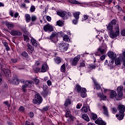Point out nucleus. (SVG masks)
<instances>
[{
	"label": "nucleus",
	"mask_w": 125,
	"mask_h": 125,
	"mask_svg": "<svg viewBox=\"0 0 125 125\" xmlns=\"http://www.w3.org/2000/svg\"><path fill=\"white\" fill-rule=\"evenodd\" d=\"M77 91L79 93H81V97L82 98H84V97H86V89L85 88H82L81 86L77 84L76 86Z\"/></svg>",
	"instance_id": "1"
},
{
	"label": "nucleus",
	"mask_w": 125,
	"mask_h": 125,
	"mask_svg": "<svg viewBox=\"0 0 125 125\" xmlns=\"http://www.w3.org/2000/svg\"><path fill=\"white\" fill-rule=\"evenodd\" d=\"M57 14L60 17H62L63 20H67L68 19V16L70 17L72 16V14L70 12L65 11H57Z\"/></svg>",
	"instance_id": "2"
},
{
	"label": "nucleus",
	"mask_w": 125,
	"mask_h": 125,
	"mask_svg": "<svg viewBox=\"0 0 125 125\" xmlns=\"http://www.w3.org/2000/svg\"><path fill=\"white\" fill-rule=\"evenodd\" d=\"M34 84V81L31 80L26 81V84H23L21 87V89L23 92L27 91V88L29 86H32Z\"/></svg>",
	"instance_id": "3"
},
{
	"label": "nucleus",
	"mask_w": 125,
	"mask_h": 125,
	"mask_svg": "<svg viewBox=\"0 0 125 125\" xmlns=\"http://www.w3.org/2000/svg\"><path fill=\"white\" fill-rule=\"evenodd\" d=\"M115 32L113 31H111L110 32V37L111 39H115V38H117L118 36L120 35V29L119 28V24H116V27H115Z\"/></svg>",
	"instance_id": "4"
},
{
	"label": "nucleus",
	"mask_w": 125,
	"mask_h": 125,
	"mask_svg": "<svg viewBox=\"0 0 125 125\" xmlns=\"http://www.w3.org/2000/svg\"><path fill=\"white\" fill-rule=\"evenodd\" d=\"M69 44L66 43H58L57 44V47L59 48V50L61 51L62 52H64V51H67L68 50Z\"/></svg>",
	"instance_id": "5"
},
{
	"label": "nucleus",
	"mask_w": 125,
	"mask_h": 125,
	"mask_svg": "<svg viewBox=\"0 0 125 125\" xmlns=\"http://www.w3.org/2000/svg\"><path fill=\"white\" fill-rule=\"evenodd\" d=\"M33 102L34 104H41L42 102V98L39 94L35 95V99H33Z\"/></svg>",
	"instance_id": "6"
},
{
	"label": "nucleus",
	"mask_w": 125,
	"mask_h": 125,
	"mask_svg": "<svg viewBox=\"0 0 125 125\" xmlns=\"http://www.w3.org/2000/svg\"><path fill=\"white\" fill-rule=\"evenodd\" d=\"M8 33H9L11 36H22V32H20L19 30H16L15 29H13L11 31H8Z\"/></svg>",
	"instance_id": "7"
},
{
	"label": "nucleus",
	"mask_w": 125,
	"mask_h": 125,
	"mask_svg": "<svg viewBox=\"0 0 125 125\" xmlns=\"http://www.w3.org/2000/svg\"><path fill=\"white\" fill-rule=\"evenodd\" d=\"M80 59H81V56L78 55L75 57L73 60H71V63L72 66H76V65H78V62H79Z\"/></svg>",
	"instance_id": "8"
},
{
	"label": "nucleus",
	"mask_w": 125,
	"mask_h": 125,
	"mask_svg": "<svg viewBox=\"0 0 125 125\" xmlns=\"http://www.w3.org/2000/svg\"><path fill=\"white\" fill-rule=\"evenodd\" d=\"M4 24L5 26L9 29V30H12L14 27H15V25L12 22H9L8 21H5L4 22Z\"/></svg>",
	"instance_id": "9"
},
{
	"label": "nucleus",
	"mask_w": 125,
	"mask_h": 125,
	"mask_svg": "<svg viewBox=\"0 0 125 125\" xmlns=\"http://www.w3.org/2000/svg\"><path fill=\"white\" fill-rule=\"evenodd\" d=\"M43 30L45 32H47V31H49V32H52V31H53V27H52V25L48 24L43 27Z\"/></svg>",
	"instance_id": "10"
},
{
	"label": "nucleus",
	"mask_w": 125,
	"mask_h": 125,
	"mask_svg": "<svg viewBox=\"0 0 125 125\" xmlns=\"http://www.w3.org/2000/svg\"><path fill=\"white\" fill-rule=\"evenodd\" d=\"M2 71L3 73H4V74L5 75L6 77L7 78V79H9V78L11 77V73L8 69L2 68Z\"/></svg>",
	"instance_id": "11"
},
{
	"label": "nucleus",
	"mask_w": 125,
	"mask_h": 125,
	"mask_svg": "<svg viewBox=\"0 0 125 125\" xmlns=\"http://www.w3.org/2000/svg\"><path fill=\"white\" fill-rule=\"evenodd\" d=\"M48 69V66L47 64L44 63L42 65V67L41 68V73H45L46 71Z\"/></svg>",
	"instance_id": "12"
},
{
	"label": "nucleus",
	"mask_w": 125,
	"mask_h": 125,
	"mask_svg": "<svg viewBox=\"0 0 125 125\" xmlns=\"http://www.w3.org/2000/svg\"><path fill=\"white\" fill-rule=\"evenodd\" d=\"M118 109L120 114H124L125 111V106L122 104H119L118 107Z\"/></svg>",
	"instance_id": "13"
},
{
	"label": "nucleus",
	"mask_w": 125,
	"mask_h": 125,
	"mask_svg": "<svg viewBox=\"0 0 125 125\" xmlns=\"http://www.w3.org/2000/svg\"><path fill=\"white\" fill-rule=\"evenodd\" d=\"M123 61H125V60L122 58H121V56H120L119 57H118L115 60V63L116 65H121L122 62H123Z\"/></svg>",
	"instance_id": "14"
},
{
	"label": "nucleus",
	"mask_w": 125,
	"mask_h": 125,
	"mask_svg": "<svg viewBox=\"0 0 125 125\" xmlns=\"http://www.w3.org/2000/svg\"><path fill=\"white\" fill-rule=\"evenodd\" d=\"M81 111L83 113H87V112L90 111L89 106L83 104V106L82 108Z\"/></svg>",
	"instance_id": "15"
},
{
	"label": "nucleus",
	"mask_w": 125,
	"mask_h": 125,
	"mask_svg": "<svg viewBox=\"0 0 125 125\" xmlns=\"http://www.w3.org/2000/svg\"><path fill=\"white\" fill-rule=\"evenodd\" d=\"M107 55L109 58H111V59H116L117 58V55L116 54L114 53V52L110 51L108 52L107 53Z\"/></svg>",
	"instance_id": "16"
},
{
	"label": "nucleus",
	"mask_w": 125,
	"mask_h": 125,
	"mask_svg": "<svg viewBox=\"0 0 125 125\" xmlns=\"http://www.w3.org/2000/svg\"><path fill=\"white\" fill-rule=\"evenodd\" d=\"M106 51H107V50L106 49H103L102 48H99L98 49V52L95 53V55H96L97 56L98 55H99V54H98V52H100V53H101V54H104L106 53Z\"/></svg>",
	"instance_id": "17"
},
{
	"label": "nucleus",
	"mask_w": 125,
	"mask_h": 125,
	"mask_svg": "<svg viewBox=\"0 0 125 125\" xmlns=\"http://www.w3.org/2000/svg\"><path fill=\"white\" fill-rule=\"evenodd\" d=\"M59 35H61V33H57L56 32H52V34L50 36V40H53L54 38H57V37H59Z\"/></svg>",
	"instance_id": "18"
},
{
	"label": "nucleus",
	"mask_w": 125,
	"mask_h": 125,
	"mask_svg": "<svg viewBox=\"0 0 125 125\" xmlns=\"http://www.w3.org/2000/svg\"><path fill=\"white\" fill-rule=\"evenodd\" d=\"M12 83H14V84H16L17 85H18V84H19V83H20V80L17 76H15L14 79H13Z\"/></svg>",
	"instance_id": "19"
},
{
	"label": "nucleus",
	"mask_w": 125,
	"mask_h": 125,
	"mask_svg": "<svg viewBox=\"0 0 125 125\" xmlns=\"http://www.w3.org/2000/svg\"><path fill=\"white\" fill-rule=\"evenodd\" d=\"M30 42H31V43L32 44V45H33V46H35V47H37V46H38L39 45L38 41H36V39H35L34 38H32L30 40Z\"/></svg>",
	"instance_id": "20"
},
{
	"label": "nucleus",
	"mask_w": 125,
	"mask_h": 125,
	"mask_svg": "<svg viewBox=\"0 0 125 125\" xmlns=\"http://www.w3.org/2000/svg\"><path fill=\"white\" fill-rule=\"evenodd\" d=\"M95 124L96 125H102L104 124H106L105 122H104L103 120H102V119L99 118L97 120L95 121Z\"/></svg>",
	"instance_id": "21"
},
{
	"label": "nucleus",
	"mask_w": 125,
	"mask_h": 125,
	"mask_svg": "<svg viewBox=\"0 0 125 125\" xmlns=\"http://www.w3.org/2000/svg\"><path fill=\"white\" fill-rule=\"evenodd\" d=\"M50 90H45L42 92V95L43 97H46L47 95H50Z\"/></svg>",
	"instance_id": "22"
},
{
	"label": "nucleus",
	"mask_w": 125,
	"mask_h": 125,
	"mask_svg": "<svg viewBox=\"0 0 125 125\" xmlns=\"http://www.w3.org/2000/svg\"><path fill=\"white\" fill-rule=\"evenodd\" d=\"M71 104H72V102L71 101V100L69 99H67L65 100L64 104L63 105L65 108H67V107H68V106H69V105Z\"/></svg>",
	"instance_id": "23"
},
{
	"label": "nucleus",
	"mask_w": 125,
	"mask_h": 125,
	"mask_svg": "<svg viewBox=\"0 0 125 125\" xmlns=\"http://www.w3.org/2000/svg\"><path fill=\"white\" fill-rule=\"evenodd\" d=\"M118 93H119L120 95H123V90L124 89V87L123 86H119L117 88Z\"/></svg>",
	"instance_id": "24"
},
{
	"label": "nucleus",
	"mask_w": 125,
	"mask_h": 125,
	"mask_svg": "<svg viewBox=\"0 0 125 125\" xmlns=\"http://www.w3.org/2000/svg\"><path fill=\"white\" fill-rule=\"evenodd\" d=\"M27 50L30 52L32 53L35 50V49L34 48V47H33L32 45H31L30 43H28L27 44Z\"/></svg>",
	"instance_id": "25"
},
{
	"label": "nucleus",
	"mask_w": 125,
	"mask_h": 125,
	"mask_svg": "<svg viewBox=\"0 0 125 125\" xmlns=\"http://www.w3.org/2000/svg\"><path fill=\"white\" fill-rule=\"evenodd\" d=\"M73 17L75 19H79L80 15H81V12H76L73 13Z\"/></svg>",
	"instance_id": "26"
},
{
	"label": "nucleus",
	"mask_w": 125,
	"mask_h": 125,
	"mask_svg": "<svg viewBox=\"0 0 125 125\" xmlns=\"http://www.w3.org/2000/svg\"><path fill=\"white\" fill-rule=\"evenodd\" d=\"M93 82L94 83L96 89H97L98 90L99 89H100V88H101V87H100V85H99V84H98V83H97L96 80H95V79L93 78Z\"/></svg>",
	"instance_id": "27"
},
{
	"label": "nucleus",
	"mask_w": 125,
	"mask_h": 125,
	"mask_svg": "<svg viewBox=\"0 0 125 125\" xmlns=\"http://www.w3.org/2000/svg\"><path fill=\"white\" fill-rule=\"evenodd\" d=\"M65 117L70 118V119H72V115H71V112L70 111L69 109H66V112L65 113Z\"/></svg>",
	"instance_id": "28"
},
{
	"label": "nucleus",
	"mask_w": 125,
	"mask_h": 125,
	"mask_svg": "<svg viewBox=\"0 0 125 125\" xmlns=\"http://www.w3.org/2000/svg\"><path fill=\"white\" fill-rule=\"evenodd\" d=\"M25 21L29 23L31 21V16L30 14H26L25 15Z\"/></svg>",
	"instance_id": "29"
},
{
	"label": "nucleus",
	"mask_w": 125,
	"mask_h": 125,
	"mask_svg": "<svg viewBox=\"0 0 125 125\" xmlns=\"http://www.w3.org/2000/svg\"><path fill=\"white\" fill-rule=\"evenodd\" d=\"M103 109L104 110V114L105 116H107L108 117L109 116V113H108V108L106 107L105 106H103Z\"/></svg>",
	"instance_id": "30"
},
{
	"label": "nucleus",
	"mask_w": 125,
	"mask_h": 125,
	"mask_svg": "<svg viewBox=\"0 0 125 125\" xmlns=\"http://www.w3.org/2000/svg\"><path fill=\"white\" fill-rule=\"evenodd\" d=\"M68 1L70 3H72V4H82V3L76 0H69Z\"/></svg>",
	"instance_id": "31"
},
{
	"label": "nucleus",
	"mask_w": 125,
	"mask_h": 125,
	"mask_svg": "<svg viewBox=\"0 0 125 125\" xmlns=\"http://www.w3.org/2000/svg\"><path fill=\"white\" fill-rule=\"evenodd\" d=\"M116 118H117L118 120H122L124 119V117H125V114L124 113H121V115L119 116V114H116Z\"/></svg>",
	"instance_id": "32"
},
{
	"label": "nucleus",
	"mask_w": 125,
	"mask_h": 125,
	"mask_svg": "<svg viewBox=\"0 0 125 125\" xmlns=\"http://www.w3.org/2000/svg\"><path fill=\"white\" fill-rule=\"evenodd\" d=\"M123 96V95H120L119 93H118V95H117L115 96V97L114 98V99H115V100H122V97Z\"/></svg>",
	"instance_id": "33"
},
{
	"label": "nucleus",
	"mask_w": 125,
	"mask_h": 125,
	"mask_svg": "<svg viewBox=\"0 0 125 125\" xmlns=\"http://www.w3.org/2000/svg\"><path fill=\"white\" fill-rule=\"evenodd\" d=\"M82 118L85 120V121H86V122H89V117H88V116L86 114L82 115Z\"/></svg>",
	"instance_id": "34"
},
{
	"label": "nucleus",
	"mask_w": 125,
	"mask_h": 125,
	"mask_svg": "<svg viewBox=\"0 0 125 125\" xmlns=\"http://www.w3.org/2000/svg\"><path fill=\"white\" fill-rule=\"evenodd\" d=\"M117 95V93L114 90L111 91L110 93V98H115Z\"/></svg>",
	"instance_id": "35"
},
{
	"label": "nucleus",
	"mask_w": 125,
	"mask_h": 125,
	"mask_svg": "<svg viewBox=\"0 0 125 125\" xmlns=\"http://www.w3.org/2000/svg\"><path fill=\"white\" fill-rule=\"evenodd\" d=\"M90 118L91 119H92V120H94V121H95V120L97 119V115L92 113L90 115Z\"/></svg>",
	"instance_id": "36"
},
{
	"label": "nucleus",
	"mask_w": 125,
	"mask_h": 125,
	"mask_svg": "<svg viewBox=\"0 0 125 125\" xmlns=\"http://www.w3.org/2000/svg\"><path fill=\"white\" fill-rule=\"evenodd\" d=\"M63 40L64 42H70V38L67 35H65L63 36Z\"/></svg>",
	"instance_id": "37"
},
{
	"label": "nucleus",
	"mask_w": 125,
	"mask_h": 125,
	"mask_svg": "<svg viewBox=\"0 0 125 125\" xmlns=\"http://www.w3.org/2000/svg\"><path fill=\"white\" fill-rule=\"evenodd\" d=\"M55 62L56 64H59L61 63V59L59 57H57L54 59Z\"/></svg>",
	"instance_id": "38"
},
{
	"label": "nucleus",
	"mask_w": 125,
	"mask_h": 125,
	"mask_svg": "<svg viewBox=\"0 0 125 125\" xmlns=\"http://www.w3.org/2000/svg\"><path fill=\"white\" fill-rule=\"evenodd\" d=\"M98 96L101 99H103V100H105V99H106V96H104L103 94H102L101 93L98 94Z\"/></svg>",
	"instance_id": "39"
},
{
	"label": "nucleus",
	"mask_w": 125,
	"mask_h": 125,
	"mask_svg": "<svg viewBox=\"0 0 125 125\" xmlns=\"http://www.w3.org/2000/svg\"><path fill=\"white\" fill-rule=\"evenodd\" d=\"M114 27L110 23H109L108 25L107 26V29L108 31H111L113 30V27Z\"/></svg>",
	"instance_id": "40"
},
{
	"label": "nucleus",
	"mask_w": 125,
	"mask_h": 125,
	"mask_svg": "<svg viewBox=\"0 0 125 125\" xmlns=\"http://www.w3.org/2000/svg\"><path fill=\"white\" fill-rule=\"evenodd\" d=\"M120 55L121 57L124 59V60L125 61V49H123L122 55V54H120Z\"/></svg>",
	"instance_id": "41"
},
{
	"label": "nucleus",
	"mask_w": 125,
	"mask_h": 125,
	"mask_svg": "<svg viewBox=\"0 0 125 125\" xmlns=\"http://www.w3.org/2000/svg\"><path fill=\"white\" fill-rule=\"evenodd\" d=\"M32 22H35L37 19L38 18L36 17V15H32L31 17Z\"/></svg>",
	"instance_id": "42"
},
{
	"label": "nucleus",
	"mask_w": 125,
	"mask_h": 125,
	"mask_svg": "<svg viewBox=\"0 0 125 125\" xmlns=\"http://www.w3.org/2000/svg\"><path fill=\"white\" fill-rule=\"evenodd\" d=\"M23 38L24 41L26 42H28L30 41V38H29V37L27 35H23Z\"/></svg>",
	"instance_id": "43"
},
{
	"label": "nucleus",
	"mask_w": 125,
	"mask_h": 125,
	"mask_svg": "<svg viewBox=\"0 0 125 125\" xmlns=\"http://www.w3.org/2000/svg\"><path fill=\"white\" fill-rule=\"evenodd\" d=\"M61 72H62V73H64V72L66 71V67H65V64H63L61 66Z\"/></svg>",
	"instance_id": "44"
},
{
	"label": "nucleus",
	"mask_w": 125,
	"mask_h": 125,
	"mask_svg": "<svg viewBox=\"0 0 125 125\" xmlns=\"http://www.w3.org/2000/svg\"><path fill=\"white\" fill-rule=\"evenodd\" d=\"M57 24L58 26H61L64 24V21L59 20L58 21H57Z\"/></svg>",
	"instance_id": "45"
},
{
	"label": "nucleus",
	"mask_w": 125,
	"mask_h": 125,
	"mask_svg": "<svg viewBox=\"0 0 125 125\" xmlns=\"http://www.w3.org/2000/svg\"><path fill=\"white\" fill-rule=\"evenodd\" d=\"M115 59H111L109 61V62L108 63V66H112L113 64H114Z\"/></svg>",
	"instance_id": "46"
},
{
	"label": "nucleus",
	"mask_w": 125,
	"mask_h": 125,
	"mask_svg": "<svg viewBox=\"0 0 125 125\" xmlns=\"http://www.w3.org/2000/svg\"><path fill=\"white\" fill-rule=\"evenodd\" d=\"M21 55L25 58H28V53H26V51H24L22 53H21Z\"/></svg>",
	"instance_id": "47"
},
{
	"label": "nucleus",
	"mask_w": 125,
	"mask_h": 125,
	"mask_svg": "<svg viewBox=\"0 0 125 125\" xmlns=\"http://www.w3.org/2000/svg\"><path fill=\"white\" fill-rule=\"evenodd\" d=\"M33 81H34L35 84H39V83H40V80L38 79L34 78L33 79Z\"/></svg>",
	"instance_id": "48"
},
{
	"label": "nucleus",
	"mask_w": 125,
	"mask_h": 125,
	"mask_svg": "<svg viewBox=\"0 0 125 125\" xmlns=\"http://www.w3.org/2000/svg\"><path fill=\"white\" fill-rule=\"evenodd\" d=\"M30 12H34V11H35V10H36V7H35V6L34 5H32L30 7Z\"/></svg>",
	"instance_id": "49"
},
{
	"label": "nucleus",
	"mask_w": 125,
	"mask_h": 125,
	"mask_svg": "<svg viewBox=\"0 0 125 125\" xmlns=\"http://www.w3.org/2000/svg\"><path fill=\"white\" fill-rule=\"evenodd\" d=\"M110 23L112 25L115 26V25L117 24V21L116 20H113Z\"/></svg>",
	"instance_id": "50"
},
{
	"label": "nucleus",
	"mask_w": 125,
	"mask_h": 125,
	"mask_svg": "<svg viewBox=\"0 0 125 125\" xmlns=\"http://www.w3.org/2000/svg\"><path fill=\"white\" fill-rule=\"evenodd\" d=\"M34 71L36 73H39V72L41 73V68L38 67H36Z\"/></svg>",
	"instance_id": "51"
},
{
	"label": "nucleus",
	"mask_w": 125,
	"mask_h": 125,
	"mask_svg": "<svg viewBox=\"0 0 125 125\" xmlns=\"http://www.w3.org/2000/svg\"><path fill=\"white\" fill-rule=\"evenodd\" d=\"M3 104H5L7 107H8L9 108L10 107V104H9V102H8V101L4 102Z\"/></svg>",
	"instance_id": "52"
},
{
	"label": "nucleus",
	"mask_w": 125,
	"mask_h": 125,
	"mask_svg": "<svg viewBox=\"0 0 125 125\" xmlns=\"http://www.w3.org/2000/svg\"><path fill=\"white\" fill-rule=\"evenodd\" d=\"M78 21H79V19H75L73 20V23L74 24V25H77V24H78Z\"/></svg>",
	"instance_id": "53"
},
{
	"label": "nucleus",
	"mask_w": 125,
	"mask_h": 125,
	"mask_svg": "<svg viewBox=\"0 0 125 125\" xmlns=\"http://www.w3.org/2000/svg\"><path fill=\"white\" fill-rule=\"evenodd\" d=\"M89 69H95V68H96V66H95V65L90 64L89 66Z\"/></svg>",
	"instance_id": "54"
},
{
	"label": "nucleus",
	"mask_w": 125,
	"mask_h": 125,
	"mask_svg": "<svg viewBox=\"0 0 125 125\" xmlns=\"http://www.w3.org/2000/svg\"><path fill=\"white\" fill-rule=\"evenodd\" d=\"M19 111H20V112H24L25 111V108L23 106H21L19 108Z\"/></svg>",
	"instance_id": "55"
},
{
	"label": "nucleus",
	"mask_w": 125,
	"mask_h": 125,
	"mask_svg": "<svg viewBox=\"0 0 125 125\" xmlns=\"http://www.w3.org/2000/svg\"><path fill=\"white\" fill-rule=\"evenodd\" d=\"M49 108V107L48 106H46L44 107H43L42 109V111H47L48 110V108Z\"/></svg>",
	"instance_id": "56"
},
{
	"label": "nucleus",
	"mask_w": 125,
	"mask_h": 125,
	"mask_svg": "<svg viewBox=\"0 0 125 125\" xmlns=\"http://www.w3.org/2000/svg\"><path fill=\"white\" fill-rule=\"evenodd\" d=\"M20 82L21 83H23V84H26V81L24 79H21L20 80Z\"/></svg>",
	"instance_id": "57"
},
{
	"label": "nucleus",
	"mask_w": 125,
	"mask_h": 125,
	"mask_svg": "<svg viewBox=\"0 0 125 125\" xmlns=\"http://www.w3.org/2000/svg\"><path fill=\"white\" fill-rule=\"evenodd\" d=\"M83 17V20H84V21H85V20H87V19H88V16H87V15H84Z\"/></svg>",
	"instance_id": "58"
},
{
	"label": "nucleus",
	"mask_w": 125,
	"mask_h": 125,
	"mask_svg": "<svg viewBox=\"0 0 125 125\" xmlns=\"http://www.w3.org/2000/svg\"><path fill=\"white\" fill-rule=\"evenodd\" d=\"M82 105L83 104H78L76 106L77 109H81V107H82Z\"/></svg>",
	"instance_id": "59"
},
{
	"label": "nucleus",
	"mask_w": 125,
	"mask_h": 125,
	"mask_svg": "<svg viewBox=\"0 0 125 125\" xmlns=\"http://www.w3.org/2000/svg\"><path fill=\"white\" fill-rule=\"evenodd\" d=\"M43 90H48V89H47V85H46L45 84H43Z\"/></svg>",
	"instance_id": "60"
},
{
	"label": "nucleus",
	"mask_w": 125,
	"mask_h": 125,
	"mask_svg": "<svg viewBox=\"0 0 125 125\" xmlns=\"http://www.w3.org/2000/svg\"><path fill=\"white\" fill-rule=\"evenodd\" d=\"M105 58H106V56H105L104 55H102L101 57H100V59L101 60H104Z\"/></svg>",
	"instance_id": "61"
},
{
	"label": "nucleus",
	"mask_w": 125,
	"mask_h": 125,
	"mask_svg": "<svg viewBox=\"0 0 125 125\" xmlns=\"http://www.w3.org/2000/svg\"><path fill=\"white\" fill-rule=\"evenodd\" d=\"M29 116L30 117V118H33L34 113L33 112H30L29 114Z\"/></svg>",
	"instance_id": "62"
},
{
	"label": "nucleus",
	"mask_w": 125,
	"mask_h": 125,
	"mask_svg": "<svg viewBox=\"0 0 125 125\" xmlns=\"http://www.w3.org/2000/svg\"><path fill=\"white\" fill-rule=\"evenodd\" d=\"M121 35H122V36H125V29H123L121 31Z\"/></svg>",
	"instance_id": "63"
},
{
	"label": "nucleus",
	"mask_w": 125,
	"mask_h": 125,
	"mask_svg": "<svg viewBox=\"0 0 125 125\" xmlns=\"http://www.w3.org/2000/svg\"><path fill=\"white\" fill-rule=\"evenodd\" d=\"M46 20L50 22V21H51V17H50L49 16H47L46 17Z\"/></svg>",
	"instance_id": "64"
}]
</instances>
